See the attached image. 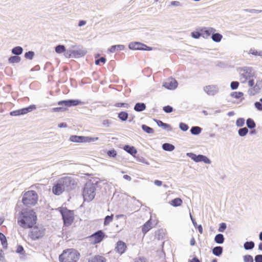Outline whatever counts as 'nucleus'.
<instances>
[{
    "instance_id": "nucleus-35",
    "label": "nucleus",
    "mask_w": 262,
    "mask_h": 262,
    "mask_svg": "<svg viewBox=\"0 0 262 262\" xmlns=\"http://www.w3.org/2000/svg\"><path fill=\"white\" fill-rule=\"evenodd\" d=\"M246 125L247 126V128L250 129H253L255 127L256 124L254 121L251 118H248L246 120Z\"/></svg>"
},
{
    "instance_id": "nucleus-31",
    "label": "nucleus",
    "mask_w": 262,
    "mask_h": 262,
    "mask_svg": "<svg viewBox=\"0 0 262 262\" xmlns=\"http://www.w3.org/2000/svg\"><path fill=\"white\" fill-rule=\"evenodd\" d=\"M174 146L171 144L165 143L162 145L163 150L168 151H171L174 149Z\"/></svg>"
},
{
    "instance_id": "nucleus-53",
    "label": "nucleus",
    "mask_w": 262,
    "mask_h": 262,
    "mask_svg": "<svg viewBox=\"0 0 262 262\" xmlns=\"http://www.w3.org/2000/svg\"><path fill=\"white\" fill-rule=\"evenodd\" d=\"M179 127L184 132L187 131L189 128L188 125L187 124L182 122L179 124Z\"/></svg>"
},
{
    "instance_id": "nucleus-6",
    "label": "nucleus",
    "mask_w": 262,
    "mask_h": 262,
    "mask_svg": "<svg viewBox=\"0 0 262 262\" xmlns=\"http://www.w3.org/2000/svg\"><path fill=\"white\" fill-rule=\"evenodd\" d=\"M254 73L250 67H244L240 70V80L242 83L246 82L248 79L254 77Z\"/></svg>"
},
{
    "instance_id": "nucleus-40",
    "label": "nucleus",
    "mask_w": 262,
    "mask_h": 262,
    "mask_svg": "<svg viewBox=\"0 0 262 262\" xmlns=\"http://www.w3.org/2000/svg\"><path fill=\"white\" fill-rule=\"evenodd\" d=\"M142 129L147 134H153L154 130L152 128L148 126L145 124H143L141 126Z\"/></svg>"
},
{
    "instance_id": "nucleus-51",
    "label": "nucleus",
    "mask_w": 262,
    "mask_h": 262,
    "mask_svg": "<svg viewBox=\"0 0 262 262\" xmlns=\"http://www.w3.org/2000/svg\"><path fill=\"white\" fill-rule=\"evenodd\" d=\"M191 36L193 38L198 39L201 36H202V32L201 31L200 32L198 31L192 32L191 33Z\"/></svg>"
},
{
    "instance_id": "nucleus-57",
    "label": "nucleus",
    "mask_w": 262,
    "mask_h": 262,
    "mask_svg": "<svg viewBox=\"0 0 262 262\" xmlns=\"http://www.w3.org/2000/svg\"><path fill=\"white\" fill-rule=\"evenodd\" d=\"M254 106L258 111H262V103L260 101L255 102Z\"/></svg>"
},
{
    "instance_id": "nucleus-62",
    "label": "nucleus",
    "mask_w": 262,
    "mask_h": 262,
    "mask_svg": "<svg viewBox=\"0 0 262 262\" xmlns=\"http://www.w3.org/2000/svg\"><path fill=\"white\" fill-rule=\"evenodd\" d=\"M255 262H262V254H258L255 256Z\"/></svg>"
},
{
    "instance_id": "nucleus-25",
    "label": "nucleus",
    "mask_w": 262,
    "mask_h": 262,
    "mask_svg": "<svg viewBox=\"0 0 262 262\" xmlns=\"http://www.w3.org/2000/svg\"><path fill=\"white\" fill-rule=\"evenodd\" d=\"M155 121L156 122L157 125L159 126L162 127L164 129H168V130L169 131L172 130V128L169 124L164 123L162 121L159 120H155Z\"/></svg>"
},
{
    "instance_id": "nucleus-45",
    "label": "nucleus",
    "mask_w": 262,
    "mask_h": 262,
    "mask_svg": "<svg viewBox=\"0 0 262 262\" xmlns=\"http://www.w3.org/2000/svg\"><path fill=\"white\" fill-rule=\"evenodd\" d=\"M244 95V94L243 92H232L230 94V96L236 98V99H239L241 97H242Z\"/></svg>"
},
{
    "instance_id": "nucleus-1",
    "label": "nucleus",
    "mask_w": 262,
    "mask_h": 262,
    "mask_svg": "<svg viewBox=\"0 0 262 262\" xmlns=\"http://www.w3.org/2000/svg\"><path fill=\"white\" fill-rule=\"evenodd\" d=\"M37 216L32 209H23L19 213L17 222L24 228H32L36 223Z\"/></svg>"
},
{
    "instance_id": "nucleus-29",
    "label": "nucleus",
    "mask_w": 262,
    "mask_h": 262,
    "mask_svg": "<svg viewBox=\"0 0 262 262\" xmlns=\"http://www.w3.org/2000/svg\"><path fill=\"white\" fill-rule=\"evenodd\" d=\"M125 48V46L122 45H114L112 46L109 49L108 51L110 53H114L117 50H123Z\"/></svg>"
},
{
    "instance_id": "nucleus-28",
    "label": "nucleus",
    "mask_w": 262,
    "mask_h": 262,
    "mask_svg": "<svg viewBox=\"0 0 262 262\" xmlns=\"http://www.w3.org/2000/svg\"><path fill=\"white\" fill-rule=\"evenodd\" d=\"M223 38V36L219 33H213L211 35V38L212 40L216 42H219L221 41Z\"/></svg>"
},
{
    "instance_id": "nucleus-43",
    "label": "nucleus",
    "mask_w": 262,
    "mask_h": 262,
    "mask_svg": "<svg viewBox=\"0 0 262 262\" xmlns=\"http://www.w3.org/2000/svg\"><path fill=\"white\" fill-rule=\"evenodd\" d=\"M20 61V57L18 56H12L8 59L9 63H18Z\"/></svg>"
},
{
    "instance_id": "nucleus-22",
    "label": "nucleus",
    "mask_w": 262,
    "mask_h": 262,
    "mask_svg": "<svg viewBox=\"0 0 262 262\" xmlns=\"http://www.w3.org/2000/svg\"><path fill=\"white\" fill-rule=\"evenodd\" d=\"M89 262H106V259L102 256L95 255L89 258Z\"/></svg>"
},
{
    "instance_id": "nucleus-4",
    "label": "nucleus",
    "mask_w": 262,
    "mask_h": 262,
    "mask_svg": "<svg viewBox=\"0 0 262 262\" xmlns=\"http://www.w3.org/2000/svg\"><path fill=\"white\" fill-rule=\"evenodd\" d=\"M37 201L38 195L34 190H30L25 192L22 199L23 204L27 206L35 205Z\"/></svg>"
},
{
    "instance_id": "nucleus-8",
    "label": "nucleus",
    "mask_w": 262,
    "mask_h": 262,
    "mask_svg": "<svg viewBox=\"0 0 262 262\" xmlns=\"http://www.w3.org/2000/svg\"><path fill=\"white\" fill-rule=\"evenodd\" d=\"M29 236L33 240H36L42 237L45 234V229L41 227L35 226L31 228Z\"/></svg>"
},
{
    "instance_id": "nucleus-56",
    "label": "nucleus",
    "mask_w": 262,
    "mask_h": 262,
    "mask_svg": "<svg viewBox=\"0 0 262 262\" xmlns=\"http://www.w3.org/2000/svg\"><path fill=\"white\" fill-rule=\"evenodd\" d=\"M227 228L226 224L225 223H222L220 224V227L218 231L220 232H223Z\"/></svg>"
},
{
    "instance_id": "nucleus-47",
    "label": "nucleus",
    "mask_w": 262,
    "mask_h": 262,
    "mask_svg": "<svg viewBox=\"0 0 262 262\" xmlns=\"http://www.w3.org/2000/svg\"><path fill=\"white\" fill-rule=\"evenodd\" d=\"M249 54H251L255 56H259L262 57V51H258L251 49L249 52Z\"/></svg>"
},
{
    "instance_id": "nucleus-26",
    "label": "nucleus",
    "mask_w": 262,
    "mask_h": 262,
    "mask_svg": "<svg viewBox=\"0 0 262 262\" xmlns=\"http://www.w3.org/2000/svg\"><path fill=\"white\" fill-rule=\"evenodd\" d=\"M223 249L221 246H216L212 249V253L216 256H220L223 253Z\"/></svg>"
},
{
    "instance_id": "nucleus-34",
    "label": "nucleus",
    "mask_w": 262,
    "mask_h": 262,
    "mask_svg": "<svg viewBox=\"0 0 262 262\" xmlns=\"http://www.w3.org/2000/svg\"><path fill=\"white\" fill-rule=\"evenodd\" d=\"M23 49L20 46H17L13 48L12 50V54L15 55H19L23 53Z\"/></svg>"
},
{
    "instance_id": "nucleus-37",
    "label": "nucleus",
    "mask_w": 262,
    "mask_h": 262,
    "mask_svg": "<svg viewBox=\"0 0 262 262\" xmlns=\"http://www.w3.org/2000/svg\"><path fill=\"white\" fill-rule=\"evenodd\" d=\"M118 118L122 121L127 120L128 117V114L126 112H121L118 114Z\"/></svg>"
},
{
    "instance_id": "nucleus-16",
    "label": "nucleus",
    "mask_w": 262,
    "mask_h": 262,
    "mask_svg": "<svg viewBox=\"0 0 262 262\" xmlns=\"http://www.w3.org/2000/svg\"><path fill=\"white\" fill-rule=\"evenodd\" d=\"M202 32V36L204 38H208L213 33L216 31V30L211 27H204L200 29Z\"/></svg>"
},
{
    "instance_id": "nucleus-58",
    "label": "nucleus",
    "mask_w": 262,
    "mask_h": 262,
    "mask_svg": "<svg viewBox=\"0 0 262 262\" xmlns=\"http://www.w3.org/2000/svg\"><path fill=\"white\" fill-rule=\"evenodd\" d=\"M163 110L166 113H170L173 111L172 107L170 105L164 106Z\"/></svg>"
},
{
    "instance_id": "nucleus-20",
    "label": "nucleus",
    "mask_w": 262,
    "mask_h": 262,
    "mask_svg": "<svg viewBox=\"0 0 262 262\" xmlns=\"http://www.w3.org/2000/svg\"><path fill=\"white\" fill-rule=\"evenodd\" d=\"M59 184V182L58 181L57 183L55 185H54V186L52 188L53 193L55 195H60L64 191H66L64 189H63V187L61 186V185Z\"/></svg>"
},
{
    "instance_id": "nucleus-39",
    "label": "nucleus",
    "mask_w": 262,
    "mask_h": 262,
    "mask_svg": "<svg viewBox=\"0 0 262 262\" xmlns=\"http://www.w3.org/2000/svg\"><path fill=\"white\" fill-rule=\"evenodd\" d=\"M55 50L57 53L61 54L66 52V48L63 45H58L55 47Z\"/></svg>"
},
{
    "instance_id": "nucleus-23",
    "label": "nucleus",
    "mask_w": 262,
    "mask_h": 262,
    "mask_svg": "<svg viewBox=\"0 0 262 262\" xmlns=\"http://www.w3.org/2000/svg\"><path fill=\"white\" fill-rule=\"evenodd\" d=\"M146 108V105L144 103L138 102L134 106V110L138 112H142Z\"/></svg>"
},
{
    "instance_id": "nucleus-64",
    "label": "nucleus",
    "mask_w": 262,
    "mask_h": 262,
    "mask_svg": "<svg viewBox=\"0 0 262 262\" xmlns=\"http://www.w3.org/2000/svg\"><path fill=\"white\" fill-rule=\"evenodd\" d=\"M111 124V121L109 120H104L102 124L105 127H109Z\"/></svg>"
},
{
    "instance_id": "nucleus-2",
    "label": "nucleus",
    "mask_w": 262,
    "mask_h": 262,
    "mask_svg": "<svg viewBox=\"0 0 262 262\" xmlns=\"http://www.w3.org/2000/svg\"><path fill=\"white\" fill-rule=\"evenodd\" d=\"M80 253L74 249H68L63 251L59 256L60 262H77Z\"/></svg>"
},
{
    "instance_id": "nucleus-27",
    "label": "nucleus",
    "mask_w": 262,
    "mask_h": 262,
    "mask_svg": "<svg viewBox=\"0 0 262 262\" xmlns=\"http://www.w3.org/2000/svg\"><path fill=\"white\" fill-rule=\"evenodd\" d=\"M84 136H71L70 138L71 141L73 142L83 143Z\"/></svg>"
},
{
    "instance_id": "nucleus-14",
    "label": "nucleus",
    "mask_w": 262,
    "mask_h": 262,
    "mask_svg": "<svg viewBox=\"0 0 262 262\" xmlns=\"http://www.w3.org/2000/svg\"><path fill=\"white\" fill-rule=\"evenodd\" d=\"M203 90L208 95L213 96L219 92V88L217 85L211 84L204 86Z\"/></svg>"
},
{
    "instance_id": "nucleus-48",
    "label": "nucleus",
    "mask_w": 262,
    "mask_h": 262,
    "mask_svg": "<svg viewBox=\"0 0 262 262\" xmlns=\"http://www.w3.org/2000/svg\"><path fill=\"white\" fill-rule=\"evenodd\" d=\"M107 155L110 158H115L117 156V152L114 149H112L107 151Z\"/></svg>"
},
{
    "instance_id": "nucleus-61",
    "label": "nucleus",
    "mask_w": 262,
    "mask_h": 262,
    "mask_svg": "<svg viewBox=\"0 0 262 262\" xmlns=\"http://www.w3.org/2000/svg\"><path fill=\"white\" fill-rule=\"evenodd\" d=\"M245 11L249 12V13H259L262 12V10H256V9H245Z\"/></svg>"
},
{
    "instance_id": "nucleus-21",
    "label": "nucleus",
    "mask_w": 262,
    "mask_h": 262,
    "mask_svg": "<svg viewBox=\"0 0 262 262\" xmlns=\"http://www.w3.org/2000/svg\"><path fill=\"white\" fill-rule=\"evenodd\" d=\"M123 149L133 156H135L137 152V150L135 147L130 146L129 145H125L123 147Z\"/></svg>"
},
{
    "instance_id": "nucleus-36",
    "label": "nucleus",
    "mask_w": 262,
    "mask_h": 262,
    "mask_svg": "<svg viewBox=\"0 0 262 262\" xmlns=\"http://www.w3.org/2000/svg\"><path fill=\"white\" fill-rule=\"evenodd\" d=\"M0 241L1 242L3 248L6 249L8 245L7 241L5 235L1 232H0Z\"/></svg>"
},
{
    "instance_id": "nucleus-32",
    "label": "nucleus",
    "mask_w": 262,
    "mask_h": 262,
    "mask_svg": "<svg viewBox=\"0 0 262 262\" xmlns=\"http://www.w3.org/2000/svg\"><path fill=\"white\" fill-rule=\"evenodd\" d=\"M202 128L199 126H192L190 129V132L192 135H198L202 132Z\"/></svg>"
},
{
    "instance_id": "nucleus-3",
    "label": "nucleus",
    "mask_w": 262,
    "mask_h": 262,
    "mask_svg": "<svg viewBox=\"0 0 262 262\" xmlns=\"http://www.w3.org/2000/svg\"><path fill=\"white\" fill-rule=\"evenodd\" d=\"M97 185L90 182L86 183L83 189L82 195L84 201H92L96 195Z\"/></svg>"
},
{
    "instance_id": "nucleus-13",
    "label": "nucleus",
    "mask_w": 262,
    "mask_h": 262,
    "mask_svg": "<svg viewBox=\"0 0 262 262\" xmlns=\"http://www.w3.org/2000/svg\"><path fill=\"white\" fill-rule=\"evenodd\" d=\"M36 108L35 105H31L28 107L11 112L10 115L12 116L24 115L31 112Z\"/></svg>"
},
{
    "instance_id": "nucleus-54",
    "label": "nucleus",
    "mask_w": 262,
    "mask_h": 262,
    "mask_svg": "<svg viewBox=\"0 0 262 262\" xmlns=\"http://www.w3.org/2000/svg\"><path fill=\"white\" fill-rule=\"evenodd\" d=\"M239 86V82L238 81H232L230 83V88L232 90H236Z\"/></svg>"
},
{
    "instance_id": "nucleus-49",
    "label": "nucleus",
    "mask_w": 262,
    "mask_h": 262,
    "mask_svg": "<svg viewBox=\"0 0 262 262\" xmlns=\"http://www.w3.org/2000/svg\"><path fill=\"white\" fill-rule=\"evenodd\" d=\"M245 119L243 118H239L236 121V125L237 127H242L244 125Z\"/></svg>"
},
{
    "instance_id": "nucleus-44",
    "label": "nucleus",
    "mask_w": 262,
    "mask_h": 262,
    "mask_svg": "<svg viewBox=\"0 0 262 262\" xmlns=\"http://www.w3.org/2000/svg\"><path fill=\"white\" fill-rule=\"evenodd\" d=\"M81 103L82 102H81V101L79 100L69 99L68 106H76Z\"/></svg>"
},
{
    "instance_id": "nucleus-9",
    "label": "nucleus",
    "mask_w": 262,
    "mask_h": 262,
    "mask_svg": "<svg viewBox=\"0 0 262 262\" xmlns=\"http://www.w3.org/2000/svg\"><path fill=\"white\" fill-rule=\"evenodd\" d=\"M186 155L195 162H203L208 164H210L211 163V160L208 157L203 155H196L192 152H188L186 154Z\"/></svg>"
},
{
    "instance_id": "nucleus-12",
    "label": "nucleus",
    "mask_w": 262,
    "mask_h": 262,
    "mask_svg": "<svg viewBox=\"0 0 262 262\" xmlns=\"http://www.w3.org/2000/svg\"><path fill=\"white\" fill-rule=\"evenodd\" d=\"M36 108L35 105H31L28 107L11 112L10 115L12 116L24 115L31 112Z\"/></svg>"
},
{
    "instance_id": "nucleus-52",
    "label": "nucleus",
    "mask_w": 262,
    "mask_h": 262,
    "mask_svg": "<svg viewBox=\"0 0 262 262\" xmlns=\"http://www.w3.org/2000/svg\"><path fill=\"white\" fill-rule=\"evenodd\" d=\"M244 262H253V257L250 255H246L243 257Z\"/></svg>"
},
{
    "instance_id": "nucleus-5",
    "label": "nucleus",
    "mask_w": 262,
    "mask_h": 262,
    "mask_svg": "<svg viewBox=\"0 0 262 262\" xmlns=\"http://www.w3.org/2000/svg\"><path fill=\"white\" fill-rule=\"evenodd\" d=\"M58 181L59 184L66 191H69L74 188L76 182L75 180L70 177H65L60 178Z\"/></svg>"
},
{
    "instance_id": "nucleus-42",
    "label": "nucleus",
    "mask_w": 262,
    "mask_h": 262,
    "mask_svg": "<svg viewBox=\"0 0 262 262\" xmlns=\"http://www.w3.org/2000/svg\"><path fill=\"white\" fill-rule=\"evenodd\" d=\"M248 133V129L247 127H244L241 128L238 130V134L241 137L245 136Z\"/></svg>"
},
{
    "instance_id": "nucleus-30",
    "label": "nucleus",
    "mask_w": 262,
    "mask_h": 262,
    "mask_svg": "<svg viewBox=\"0 0 262 262\" xmlns=\"http://www.w3.org/2000/svg\"><path fill=\"white\" fill-rule=\"evenodd\" d=\"M225 240L223 234L219 233L216 234L214 237V242L219 244H222L224 243Z\"/></svg>"
},
{
    "instance_id": "nucleus-50",
    "label": "nucleus",
    "mask_w": 262,
    "mask_h": 262,
    "mask_svg": "<svg viewBox=\"0 0 262 262\" xmlns=\"http://www.w3.org/2000/svg\"><path fill=\"white\" fill-rule=\"evenodd\" d=\"M34 53L33 51H28L25 53L24 56L26 58L31 60L33 58Z\"/></svg>"
},
{
    "instance_id": "nucleus-15",
    "label": "nucleus",
    "mask_w": 262,
    "mask_h": 262,
    "mask_svg": "<svg viewBox=\"0 0 262 262\" xmlns=\"http://www.w3.org/2000/svg\"><path fill=\"white\" fill-rule=\"evenodd\" d=\"M163 86L168 90H174L178 86V82L173 78H169L163 84Z\"/></svg>"
},
{
    "instance_id": "nucleus-19",
    "label": "nucleus",
    "mask_w": 262,
    "mask_h": 262,
    "mask_svg": "<svg viewBox=\"0 0 262 262\" xmlns=\"http://www.w3.org/2000/svg\"><path fill=\"white\" fill-rule=\"evenodd\" d=\"M86 50L83 48L78 49V50H73L72 51L73 57L79 58L82 57L86 54Z\"/></svg>"
},
{
    "instance_id": "nucleus-17",
    "label": "nucleus",
    "mask_w": 262,
    "mask_h": 262,
    "mask_svg": "<svg viewBox=\"0 0 262 262\" xmlns=\"http://www.w3.org/2000/svg\"><path fill=\"white\" fill-rule=\"evenodd\" d=\"M127 248V246L126 244L121 241H119L116 243V246L115 247V251L116 252L119 253L120 254H122L125 252Z\"/></svg>"
},
{
    "instance_id": "nucleus-46",
    "label": "nucleus",
    "mask_w": 262,
    "mask_h": 262,
    "mask_svg": "<svg viewBox=\"0 0 262 262\" xmlns=\"http://www.w3.org/2000/svg\"><path fill=\"white\" fill-rule=\"evenodd\" d=\"M114 215L112 214L111 215H107L105 216L104 221V225L106 226L108 225L110 222H111L113 220Z\"/></svg>"
},
{
    "instance_id": "nucleus-11",
    "label": "nucleus",
    "mask_w": 262,
    "mask_h": 262,
    "mask_svg": "<svg viewBox=\"0 0 262 262\" xmlns=\"http://www.w3.org/2000/svg\"><path fill=\"white\" fill-rule=\"evenodd\" d=\"M128 48L129 49L134 50L151 51L152 50L151 47L140 42H130L128 45Z\"/></svg>"
},
{
    "instance_id": "nucleus-7",
    "label": "nucleus",
    "mask_w": 262,
    "mask_h": 262,
    "mask_svg": "<svg viewBox=\"0 0 262 262\" xmlns=\"http://www.w3.org/2000/svg\"><path fill=\"white\" fill-rule=\"evenodd\" d=\"M64 225L69 226L72 224L74 221L73 212L67 209H62L60 211Z\"/></svg>"
},
{
    "instance_id": "nucleus-55",
    "label": "nucleus",
    "mask_w": 262,
    "mask_h": 262,
    "mask_svg": "<svg viewBox=\"0 0 262 262\" xmlns=\"http://www.w3.org/2000/svg\"><path fill=\"white\" fill-rule=\"evenodd\" d=\"M116 107H125V108H128L129 105L128 103H122V102H119V103H116L115 105H114Z\"/></svg>"
},
{
    "instance_id": "nucleus-38",
    "label": "nucleus",
    "mask_w": 262,
    "mask_h": 262,
    "mask_svg": "<svg viewBox=\"0 0 262 262\" xmlns=\"http://www.w3.org/2000/svg\"><path fill=\"white\" fill-rule=\"evenodd\" d=\"M170 204L174 207L180 206L182 204V200L180 198H176L171 201Z\"/></svg>"
},
{
    "instance_id": "nucleus-10",
    "label": "nucleus",
    "mask_w": 262,
    "mask_h": 262,
    "mask_svg": "<svg viewBox=\"0 0 262 262\" xmlns=\"http://www.w3.org/2000/svg\"><path fill=\"white\" fill-rule=\"evenodd\" d=\"M105 235L104 232L102 230H98L91 236H89L90 240L93 244H96L101 242L105 237Z\"/></svg>"
},
{
    "instance_id": "nucleus-63",
    "label": "nucleus",
    "mask_w": 262,
    "mask_h": 262,
    "mask_svg": "<svg viewBox=\"0 0 262 262\" xmlns=\"http://www.w3.org/2000/svg\"><path fill=\"white\" fill-rule=\"evenodd\" d=\"M24 251V249L22 246L19 245L17 246L16 250V252L17 253L22 254Z\"/></svg>"
},
{
    "instance_id": "nucleus-41",
    "label": "nucleus",
    "mask_w": 262,
    "mask_h": 262,
    "mask_svg": "<svg viewBox=\"0 0 262 262\" xmlns=\"http://www.w3.org/2000/svg\"><path fill=\"white\" fill-rule=\"evenodd\" d=\"M98 137H85L84 136L83 143H90L93 142L98 140Z\"/></svg>"
},
{
    "instance_id": "nucleus-59",
    "label": "nucleus",
    "mask_w": 262,
    "mask_h": 262,
    "mask_svg": "<svg viewBox=\"0 0 262 262\" xmlns=\"http://www.w3.org/2000/svg\"><path fill=\"white\" fill-rule=\"evenodd\" d=\"M72 51H73L72 50H66V52H64V56L67 58L73 57Z\"/></svg>"
},
{
    "instance_id": "nucleus-33",
    "label": "nucleus",
    "mask_w": 262,
    "mask_h": 262,
    "mask_svg": "<svg viewBox=\"0 0 262 262\" xmlns=\"http://www.w3.org/2000/svg\"><path fill=\"white\" fill-rule=\"evenodd\" d=\"M255 244L253 241L246 242L244 244V248L246 250H252Z\"/></svg>"
},
{
    "instance_id": "nucleus-18",
    "label": "nucleus",
    "mask_w": 262,
    "mask_h": 262,
    "mask_svg": "<svg viewBox=\"0 0 262 262\" xmlns=\"http://www.w3.org/2000/svg\"><path fill=\"white\" fill-rule=\"evenodd\" d=\"M262 89V85H259L258 82L253 86V88H250L248 91V94L250 96H254L258 94L260 90Z\"/></svg>"
},
{
    "instance_id": "nucleus-60",
    "label": "nucleus",
    "mask_w": 262,
    "mask_h": 262,
    "mask_svg": "<svg viewBox=\"0 0 262 262\" xmlns=\"http://www.w3.org/2000/svg\"><path fill=\"white\" fill-rule=\"evenodd\" d=\"M105 61V58L104 57H101L100 58L96 59L95 61V63L96 65H98L99 64L100 62L104 63Z\"/></svg>"
},
{
    "instance_id": "nucleus-24",
    "label": "nucleus",
    "mask_w": 262,
    "mask_h": 262,
    "mask_svg": "<svg viewBox=\"0 0 262 262\" xmlns=\"http://www.w3.org/2000/svg\"><path fill=\"white\" fill-rule=\"evenodd\" d=\"M151 228V223L150 220L146 222L142 226V231L144 234H145Z\"/></svg>"
}]
</instances>
